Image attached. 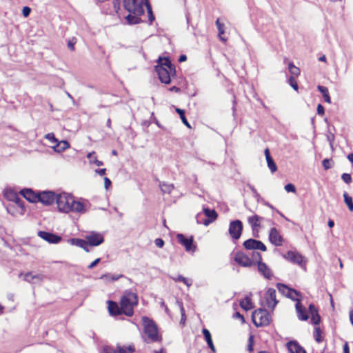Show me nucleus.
<instances>
[{"label": "nucleus", "instance_id": "obj_1", "mask_svg": "<svg viewBox=\"0 0 353 353\" xmlns=\"http://www.w3.org/2000/svg\"><path fill=\"white\" fill-rule=\"evenodd\" d=\"M122 312L128 316H132L134 314V307L138 304V296L134 292L125 290L120 301Z\"/></svg>", "mask_w": 353, "mask_h": 353}, {"label": "nucleus", "instance_id": "obj_2", "mask_svg": "<svg viewBox=\"0 0 353 353\" xmlns=\"http://www.w3.org/2000/svg\"><path fill=\"white\" fill-rule=\"evenodd\" d=\"M143 323L144 326V333L146 336L145 341L147 343L159 341L161 338L159 334L156 323L146 316L143 317Z\"/></svg>", "mask_w": 353, "mask_h": 353}, {"label": "nucleus", "instance_id": "obj_3", "mask_svg": "<svg viewBox=\"0 0 353 353\" xmlns=\"http://www.w3.org/2000/svg\"><path fill=\"white\" fill-rule=\"evenodd\" d=\"M252 319L256 327L268 325L270 322V316L268 311L259 308L252 312Z\"/></svg>", "mask_w": 353, "mask_h": 353}, {"label": "nucleus", "instance_id": "obj_4", "mask_svg": "<svg viewBox=\"0 0 353 353\" xmlns=\"http://www.w3.org/2000/svg\"><path fill=\"white\" fill-rule=\"evenodd\" d=\"M73 199L72 196L65 192L58 194L56 203L59 210L65 213L70 212Z\"/></svg>", "mask_w": 353, "mask_h": 353}, {"label": "nucleus", "instance_id": "obj_5", "mask_svg": "<svg viewBox=\"0 0 353 353\" xmlns=\"http://www.w3.org/2000/svg\"><path fill=\"white\" fill-rule=\"evenodd\" d=\"M123 6L129 13L136 14H143L144 9L143 3L139 2L138 0H123Z\"/></svg>", "mask_w": 353, "mask_h": 353}, {"label": "nucleus", "instance_id": "obj_6", "mask_svg": "<svg viewBox=\"0 0 353 353\" xmlns=\"http://www.w3.org/2000/svg\"><path fill=\"white\" fill-rule=\"evenodd\" d=\"M203 212L206 219L202 220V214H198L196 215V221L198 223H203L205 225H208L210 223L214 221L217 218V213L214 210H211L208 208H203Z\"/></svg>", "mask_w": 353, "mask_h": 353}, {"label": "nucleus", "instance_id": "obj_7", "mask_svg": "<svg viewBox=\"0 0 353 353\" xmlns=\"http://www.w3.org/2000/svg\"><path fill=\"white\" fill-rule=\"evenodd\" d=\"M229 234L233 240H238L242 234L243 223L240 220H234L230 223Z\"/></svg>", "mask_w": 353, "mask_h": 353}, {"label": "nucleus", "instance_id": "obj_8", "mask_svg": "<svg viewBox=\"0 0 353 353\" xmlns=\"http://www.w3.org/2000/svg\"><path fill=\"white\" fill-rule=\"evenodd\" d=\"M57 195L58 194L53 191L39 192L38 202H41L46 205H52L57 201Z\"/></svg>", "mask_w": 353, "mask_h": 353}, {"label": "nucleus", "instance_id": "obj_9", "mask_svg": "<svg viewBox=\"0 0 353 353\" xmlns=\"http://www.w3.org/2000/svg\"><path fill=\"white\" fill-rule=\"evenodd\" d=\"M234 260L241 267L250 268L253 266V261L250 260V257L241 251L235 253Z\"/></svg>", "mask_w": 353, "mask_h": 353}, {"label": "nucleus", "instance_id": "obj_10", "mask_svg": "<svg viewBox=\"0 0 353 353\" xmlns=\"http://www.w3.org/2000/svg\"><path fill=\"white\" fill-rule=\"evenodd\" d=\"M135 351L134 345H117V349L110 346H105L103 348L102 353H133Z\"/></svg>", "mask_w": 353, "mask_h": 353}, {"label": "nucleus", "instance_id": "obj_11", "mask_svg": "<svg viewBox=\"0 0 353 353\" xmlns=\"http://www.w3.org/2000/svg\"><path fill=\"white\" fill-rule=\"evenodd\" d=\"M176 239L178 241L184 246L185 250L187 252H195L196 249V246L194 245L193 241L194 239L193 236H190V238L185 237V235L183 234H178L176 235Z\"/></svg>", "mask_w": 353, "mask_h": 353}, {"label": "nucleus", "instance_id": "obj_12", "mask_svg": "<svg viewBox=\"0 0 353 353\" xmlns=\"http://www.w3.org/2000/svg\"><path fill=\"white\" fill-rule=\"evenodd\" d=\"M155 70L158 74L159 80L162 83L165 84H169L170 83L171 74H174L173 72H171L169 69L163 67V65H157Z\"/></svg>", "mask_w": 353, "mask_h": 353}, {"label": "nucleus", "instance_id": "obj_13", "mask_svg": "<svg viewBox=\"0 0 353 353\" xmlns=\"http://www.w3.org/2000/svg\"><path fill=\"white\" fill-rule=\"evenodd\" d=\"M85 239L90 246H98L104 241L103 235L101 233L94 231L89 232L85 236Z\"/></svg>", "mask_w": 353, "mask_h": 353}, {"label": "nucleus", "instance_id": "obj_14", "mask_svg": "<svg viewBox=\"0 0 353 353\" xmlns=\"http://www.w3.org/2000/svg\"><path fill=\"white\" fill-rule=\"evenodd\" d=\"M243 245L246 250H260L263 252L267 250L266 246L262 241L254 239H249L246 240L244 241Z\"/></svg>", "mask_w": 353, "mask_h": 353}, {"label": "nucleus", "instance_id": "obj_15", "mask_svg": "<svg viewBox=\"0 0 353 353\" xmlns=\"http://www.w3.org/2000/svg\"><path fill=\"white\" fill-rule=\"evenodd\" d=\"M263 219V217L259 216L256 214L249 216L248 218V222L252 228L253 236L254 237H259V228L261 227L260 222Z\"/></svg>", "mask_w": 353, "mask_h": 353}, {"label": "nucleus", "instance_id": "obj_16", "mask_svg": "<svg viewBox=\"0 0 353 353\" xmlns=\"http://www.w3.org/2000/svg\"><path fill=\"white\" fill-rule=\"evenodd\" d=\"M269 240L275 246H281L283 245L284 239L283 236L281 235L279 231L275 228H272L270 230L269 233Z\"/></svg>", "mask_w": 353, "mask_h": 353}, {"label": "nucleus", "instance_id": "obj_17", "mask_svg": "<svg viewBox=\"0 0 353 353\" xmlns=\"http://www.w3.org/2000/svg\"><path fill=\"white\" fill-rule=\"evenodd\" d=\"M284 258L288 260L289 261L298 264L302 266L303 263H305V260L304 257L296 252L288 251L285 255Z\"/></svg>", "mask_w": 353, "mask_h": 353}, {"label": "nucleus", "instance_id": "obj_18", "mask_svg": "<svg viewBox=\"0 0 353 353\" xmlns=\"http://www.w3.org/2000/svg\"><path fill=\"white\" fill-rule=\"evenodd\" d=\"M38 236L50 243L56 244L61 241L60 236L46 231L38 232Z\"/></svg>", "mask_w": 353, "mask_h": 353}, {"label": "nucleus", "instance_id": "obj_19", "mask_svg": "<svg viewBox=\"0 0 353 353\" xmlns=\"http://www.w3.org/2000/svg\"><path fill=\"white\" fill-rule=\"evenodd\" d=\"M266 304L269 308L274 309L278 303L276 299V290L273 288H269L265 294Z\"/></svg>", "mask_w": 353, "mask_h": 353}, {"label": "nucleus", "instance_id": "obj_20", "mask_svg": "<svg viewBox=\"0 0 353 353\" xmlns=\"http://www.w3.org/2000/svg\"><path fill=\"white\" fill-rule=\"evenodd\" d=\"M20 194L29 202L37 203L39 199V192H34L30 188H24L20 191Z\"/></svg>", "mask_w": 353, "mask_h": 353}, {"label": "nucleus", "instance_id": "obj_21", "mask_svg": "<svg viewBox=\"0 0 353 353\" xmlns=\"http://www.w3.org/2000/svg\"><path fill=\"white\" fill-rule=\"evenodd\" d=\"M259 272L266 279H271L273 276V273L271 269L263 261H259L257 265Z\"/></svg>", "mask_w": 353, "mask_h": 353}, {"label": "nucleus", "instance_id": "obj_22", "mask_svg": "<svg viewBox=\"0 0 353 353\" xmlns=\"http://www.w3.org/2000/svg\"><path fill=\"white\" fill-rule=\"evenodd\" d=\"M86 207L87 202L75 201L74 199H73L72 204L70 205V212L85 213L87 210Z\"/></svg>", "mask_w": 353, "mask_h": 353}, {"label": "nucleus", "instance_id": "obj_23", "mask_svg": "<svg viewBox=\"0 0 353 353\" xmlns=\"http://www.w3.org/2000/svg\"><path fill=\"white\" fill-rule=\"evenodd\" d=\"M287 347L290 353H306L305 349L295 341L288 342Z\"/></svg>", "mask_w": 353, "mask_h": 353}, {"label": "nucleus", "instance_id": "obj_24", "mask_svg": "<svg viewBox=\"0 0 353 353\" xmlns=\"http://www.w3.org/2000/svg\"><path fill=\"white\" fill-rule=\"evenodd\" d=\"M296 310L298 314L299 319L301 321H306L308 319V316L305 312V307L302 305L300 301H298L295 305Z\"/></svg>", "mask_w": 353, "mask_h": 353}, {"label": "nucleus", "instance_id": "obj_25", "mask_svg": "<svg viewBox=\"0 0 353 353\" xmlns=\"http://www.w3.org/2000/svg\"><path fill=\"white\" fill-rule=\"evenodd\" d=\"M108 311H109L110 315L117 316V315H119V314L123 313L122 310H121V308H119V305H117V303L116 302L112 301H108Z\"/></svg>", "mask_w": 353, "mask_h": 353}, {"label": "nucleus", "instance_id": "obj_26", "mask_svg": "<svg viewBox=\"0 0 353 353\" xmlns=\"http://www.w3.org/2000/svg\"><path fill=\"white\" fill-rule=\"evenodd\" d=\"M70 241L72 244L79 246L83 248L85 251L89 252V246H90V243H88L86 239H71Z\"/></svg>", "mask_w": 353, "mask_h": 353}, {"label": "nucleus", "instance_id": "obj_27", "mask_svg": "<svg viewBox=\"0 0 353 353\" xmlns=\"http://www.w3.org/2000/svg\"><path fill=\"white\" fill-rule=\"evenodd\" d=\"M158 65H163V67L166 68L167 69H169L171 72H173L175 73V67L172 64L170 60L168 57H159L158 59Z\"/></svg>", "mask_w": 353, "mask_h": 353}, {"label": "nucleus", "instance_id": "obj_28", "mask_svg": "<svg viewBox=\"0 0 353 353\" xmlns=\"http://www.w3.org/2000/svg\"><path fill=\"white\" fill-rule=\"evenodd\" d=\"M276 286H277V289L279 291V292H281L282 294L285 295L287 297H288V294H289L290 293H292V292L294 293L296 295L298 294L297 290H296L294 289L290 288L285 284L277 283Z\"/></svg>", "mask_w": 353, "mask_h": 353}, {"label": "nucleus", "instance_id": "obj_29", "mask_svg": "<svg viewBox=\"0 0 353 353\" xmlns=\"http://www.w3.org/2000/svg\"><path fill=\"white\" fill-rule=\"evenodd\" d=\"M141 15L142 14L129 13V14L125 17L127 23L128 25H134L140 23L141 22H142V20L140 18Z\"/></svg>", "mask_w": 353, "mask_h": 353}, {"label": "nucleus", "instance_id": "obj_30", "mask_svg": "<svg viewBox=\"0 0 353 353\" xmlns=\"http://www.w3.org/2000/svg\"><path fill=\"white\" fill-rule=\"evenodd\" d=\"M265 159L267 161L268 168H270V170H271L272 172H276L277 170V167H276V165L275 164L273 159L270 156L269 149H268V148L265 149Z\"/></svg>", "mask_w": 353, "mask_h": 353}, {"label": "nucleus", "instance_id": "obj_31", "mask_svg": "<svg viewBox=\"0 0 353 353\" xmlns=\"http://www.w3.org/2000/svg\"><path fill=\"white\" fill-rule=\"evenodd\" d=\"M202 333L204 336V338L207 342L208 347L212 352H214L216 351V349L213 344L211 334H210V331L206 328H203L202 330Z\"/></svg>", "mask_w": 353, "mask_h": 353}, {"label": "nucleus", "instance_id": "obj_32", "mask_svg": "<svg viewBox=\"0 0 353 353\" xmlns=\"http://www.w3.org/2000/svg\"><path fill=\"white\" fill-rule=\"evenodd\" d=\"M70 147V144L67 141H61L55 143V145L52 146V148L57 152H61Z\"/></svg>", "mask_w": 353, "mask_h": 353}, {"label": "nucleus", "instance_id": "obj_33", "mask_svg": "<svg viewBox=\"0 0 353 353\" xmlns=\"http://www.w3.org/2000/svg\"><path fill=\"white\" fill-rule=\"evenodd\" d=\"M5 196L7 199L14 201L18 205H20V203L21 202V200L17 194L11 190H7L6 192Z\"/></svg>", "mask_w": 353, "mask_h": 353}, {"label": "nucleus", "instance_id": "obj_34", "mask_svg": "<svg viewBox=\"0 0 353 353\" xmlns=\"http://www.w3.org/2000/svg\"><path fill=\"white\" fill-rule=\"evenodd\" d=\"M240 306L246 311L252 309L253 305L251 301V299L249 298L248 296L245 297L244 299L241 301Z\"/></svg>", "mask_w": 353, "mask_h": 353}, {"label": "nucleus", "instance_id": "obj_35", "mask_svg": "<svg viewBox=\"0 0 353 353\" xmlns=\"http://www.w3.org/2000/svg\"><path fill=\"white\" fill-rule=\"evenodd\" d=\"M317 89L322 94L325 101L328 103H330L331 99L329 95L328 89L326 87L323 86V85H318Z\"/></svg>", "mask_w": 353, "mask_h": 353}, {"label": "nucleus", "instance_id": "obj_36", "mask_svg": "<svg viewBox=\"0 0 353 353\" xmlns=\"http://www.w3.org/2000/svg\"><path fill=\"white\" fill-rule=\"evenodd\" d=\"M215 23H216V26L217 29L219 30V37L221 41H226L227 39H225V38H224V37H223L221 36L225 32V30H224L225 26H224V24L220 22L219 19H216Z\"/></svg>", "mask_w": 353, "mask_h": 353}, {"label": "nucleus", "instance_id": "obj_37", "mask_svg": "<svg viewBox=\"0 0 353 353\" xmlns=\"http://www.w3.org/2000/svg\"><path fill=\"white\" fill-rule=\"evenodd\" d=\"M250 257V260L253 261V265H257L259 261H262L261 254L257 251H252Z\"/></svg>", "mask_w": 353, "mask_h": 353}, {"label": "nucleus", "instance_id": "obj_38", "mask_svg": "<svg viewBox=\"0 0 353 353\" xmlns=\"http://www.w3.org/2000/svg\"><path fill=\"white\" fill-rule=\"evenodd\" d=\"M160 188L163 194L168 193L170 194L172 190L174 189L173 184H168L165 183H159Z\"/></svg>", "mask_w": 353, "mask_h": 353}, {"label": "nucleus", "instance_id": "obj_39", "mask_svg": "<svg viewBox=\"0 0 353 353\" xmlns=\"http://www.w3.org/2000/svg\"><path fill=\"white\" fill-rule=\"evenodd\" d=\"M176 304L178 305V306L180 308L181 314V321H180V324L184 325L185 323V320H186V316H185V310H184V307H183V303L181 301H179V300H176Z\"/></svg>", "mask_w": 353, "mask_h": 353}, {"label": "nucleus", "instance_id": "obj_40", "mask_svg": "<svg viewBox=\"0 0 353 353\" xmlns=\"http://www.w3.org/2000/svg\"><path fill=\"white\" fill-rule=\"evenodd\" d=\"M344 202L347 205L349 210L353 211V201L352 196H350L347 192L343 193Z\"/></svg>", "mask_w": 353, "mask_h": 353}, {"label": "nucleus", "instance_id": "obj_41", "mask_svg": "<svg viewBox=\"0 0 353 353\" xmlns=\"http://www.w3.org/2000/svg\"><path fill=\"white\" fill-rule=\"evenodd\" d=\"M288 70L292 77H298L300 74V69L295 66L292 62L288 63Z\"/></svg>", "mask_w": 353, "mask_h": 353}, {"label": "nucleus", "instance_id": "obj_42", "mask_svg": "<svg viewBox=\"0 0 353 353\" xmlns=\"http://www.w3.org/2000/svg\"><path fill=\"white\" fill-rule=\"evenodd\" d=\"M176 112L179 114L183 123L185 124L188 128H190L191 126L185 118L184 110L180 108H176Z\"/></svg>", "mask_w": 353, "mask_h": 353}, {"label": "nucleus", "instance_id": "obj_43", "mask_svg": "<svg viewBox=\"0 0 353 353\" xmlns=\"http://www.w3.org/2000/svg\"><path fill=\"white\" fill-rule=\"evenodd\" d=\"M174 281L176 282H183L184 284H185L188 287H190L192 285V281H189L185 277L183 276L182 275H179L176 277H171Z\"/></svg>", "mask_w": 353, "mask_h": 353}, {"label": "nucleus", "instance_id": "obj_44", "mask_svg": "<svg viewBox=\"0 0 353 353\" xmlns=\"http://www.w3.org/2000/svg\"><path fill=\"white\" fill-rule=\"evenodd\" d=\"M314 337L317 343H321L323 341V338L321 337V330L320 327H316L314 331Z\"/></svg>", "mask_w": 353, "mask_h": 353}, {"label": "nucleus", "instance_id": "obj_45", "mask_svg": "<svg viewBox=\"0 0 353 353\" xmlns=\"http://www.w3.org/2000/svg\"><path fill=\"white\" fill-rule=\"evenodd\" d=\"M146 8H147L148 14L149 23L151 24L155 18H154V16L152 12V7L149 2H147Z\"/></svg>", "mask_w": 353, "mask_h": 353}, {"label": "nucleus", "instance_id": "obj_46", "mask_svg": "<svg viewBox=\"0 0 353 353\" xmlns=\"http://www.w3.org/2000/svg\"><path fill=\"white\" fill-rule=\"evenodd\" d=\"M45 277V275L43 274H32V276L31 278L32 279V281H36V283H40L43 281Z\"/></svg>", "mask_w": 353, "mask_h": 353}, {"label": "nucleus", "instance_id": "obj_47", "mask_svg": "<svg viewBox=\"0 0 353 353\" xmlns=\"http://www.w3.org/2000/svg\"><path fill=\"white\" fill-rule=\"evenodd\" d=\"M288 83L294 90H298L299 86L294 77L291 76L288 79Z\"/></svg>", "mask_w": 353, "mask_h": 353}, {"label": "nucleus", "instance_id": "obj_48", "mask_svg": "<svg viewBox=\"0 0 353 353\" xmlns=\"http://www.w3.org/2000/svg\"><path fill=\"white\" fill-rule=\"evenodd\" d=\"M123 274L119 275H110V274H104L101 276V279L108 278L111 281H117L119 279L123 277Z\"/></svg>", "mask_w": 353, "mask_h": 353}, {"label": "nucleus", "instance_id": "obj_49", "mask_svg": "<svg viewBox=\"0 0 353 353\" xmlns=\"http://www.w3.org/2000/svg\"><path fill=\"white\" fill-rule=\"evenodd\" d=\"M301 294L299 292H298V294L296 295L294 293H290L289 294H288V298L296 301V303L298 302V301H301Z\"/></svg>", "mask_w": 353, "mask_h": 353}, {"label": "nucleus", "instance_id": "obj_50", "mask_svg": "<svg viewBox=\"0 0 353 353\" xmlns=\"http://www.w3.org/2000/svg\"><path fill=\"white\" fill-rule=\"evenodd\" d=\"M32 276V272H27L24 274V281L28 282V283H34L35 284L36 283V281H32V279L31 278Z\"/></svg>", "mask_w": 353, "mask_h": 353}, {"label": "nucleus", "instance_id": "obj_51", "mask_svg": "<svg viewBox=\"0 0 353 353\" xmlns=\"http://www.w3.org/2000/svg\"><path fill=\"white\" fill-rule=\"evenodd\" d=\"M341 179L347 184H350L352 182V176L350 174L343 173L341 175Z\"/></svg>", "mask_w": 353, "mask_h": 353}, {"label": "nucleus", "instance_id": "obj_52", "mask_svg": "<svg viewBox=\"0 0 353 353\" xmlns=\"http://www.w3.org/2000/svg\"><path fill=\"white\" fill-rule=\"evenodd\" d=\"M45 138L50 141L51 143H55L57 142V139H56L54 133H48L45 135Z\"/></svg>", "mask_w": 353, "mask_h": 353}, {"label": "nucleus", "instance_id": "obj_53", "mask_svg": "<svg viewBox=\"0 0 353 353\" xmlns=\"http://www.w3.org/2000/svg\"><path fill=\"white\" fill-rule=\"evenodd\" d=\"M320 320L321 318L318 313L312 314L311 321L314 325H319L320 323Z\"/></svg>", "mask_w": 353, "mask_h": 353}, {"label": "nucleus", "instance_id": "obj_54", "mask_svg": "<svg viewBox=\"0 0 353 353\" xmlns=\"http://www.w3.org/2000/svg\"><path fill=\"white\" fill-rule=\"evenodd\" d=\"M284 188H285V190L288 192H296V188L292 183H288V184L285 185Z\"/></svg>", "mask_w": 353, "mask_h": 353}, {"label": "nucleus", "instance_id": "obj_55", "mask_svg": "<svg viewBox=\"0 0 353 353\" xmlns=\"http://www.w3.org/2000/svg\"><path fill=\"white\" fill-rule=\"evenodd\" d=\"M249 187L252 192L253 196L254 198H256V200L259 201V199H261L260 194L258 193V192L256 191V190L255 189V188L254 186L249 185Z\"/></svg>", "mask_w": 353, "mask_h": 353}, {"label": "nucleus", "instance_id": "obj_56", "mask_svg": "<svg viewBox=\"0 0 353 353\" xmlns=\"http://www.w3.org/2000/svg\"><path fill=\"white\" fill-rule=\"evenodd\" d=\"M322 164H323L324 169L326 170L331 168L330 160L328 159H323L322 161Z\"/></svg>", "mask_w": 353, "mask_h": 353}, {"label": "nucleus", "instance_id": "obj_57", "mask_svg": "<svg viewBox=\"0 0 353 353\" xmlns=\"http://www.w3.org/2000/svg\"><path fill=\"white\" fill-rule=\"evenodd\" d=\"M248 350L251 352L253 351V336H250L248 345Z\"/></svg>", "mask_w": 353, "mask_h": 353}, {"label": "nucleus", "instance_id": "obj_58", "mask_svg": "<svg viewBox=\"0 0 353 353\" xmlns=\"http://www.w3.org/2000/svg\"><path fill=\"white\" fill-rule=\"evenodd\" d=\"M30 12H31V9L29 7L25 6L23 8L22 13L25 17H28L30 14Z\"/></svg>", "mask_w": 353, "mask_h": 353}, {"label": "nucleus", "instance_id": "obj_59", "mask_svg": "<svg viewBox=\"0 0 353 353\" xmlns=\"http://www.w3.org/2000/svg\"><path fill=\"white\" fill-rule=\"evenodd\" d=\"M154 243L158 248H162L164 245V241L161 238H157L155 239Z\"/></svg>", "mask_w": 353, "mask_h": 353}, {"label": "nucleus", "instance_id": "obj_60", "mask_svg": "<svg viewBox=\"0 0 353 353\" xmlns=\"http://www.w3.org/2000/svg\"><path fill=\"white\" fill-rule=\"evenodd\" d=\"M316 111H317V114L319 115L324 114V112H325L324 107L321 104H319L317 105Z\"/></svg>", "mask_w": 353, "mask_h": 353}, {"label": "nucleus", "instance_id": "obj_61", "mask_svg": "<svg viewBox=\"0 0 353 353\" xmlns=\"http://www.w3.org/2000/svg\"><path fill=\"white\" fill-rule=\"evenodd\" d=\"M101 261V259L100 258H97L93 262H92L89 265H88V268L89 269H92L94 268L99 262Z\"/></svg>", "mask_w": 353, "mask_h": 353}, {"label": "nucleus", "instance_id": "obj_62", "mask_svg": "<svg viewBox=\"0 0 353 353\" xmlns=\"http://www.w3.org/2000/svg\"><path fill=\"white\" fill-rule=\"evenodd\" d=\"M76 41L74 39L69 40L68 42V47L69 49H70L72 51L74 50V44Z\"/></svg>", "mask_w": 353, "mask_h": 353}, {"label": "nucleus", "instance_id": "obj_63", "mask_svg": "<svg viewBox=\"0 0 353 353\" xmlns=\"http://www.w3.org/2000/svg\"><path fill=\"white\" fill-rule=\"evenodd\" d=\"M327 139L329 141L330 146L332 147V143H333V141L334 140V134H332V133H330L329 134H327Z\"/></svg>", "mask_w": 353, "mask_h": 353}, {"label": "nucleus", "instance_id": "obj_64", "mask_svg": "<svg viewBox=\"0 0 353 353\" xmlns=\"http://www.w3.org/2000/svg\"><path fill=\"white\" fill-rule=\"evenodd\" d=\"M113 6L115 11L117 12L120 8V1L119 0H114L113 1Z\"/></svg>", "mask_w": 353, "mask_h": 353}]
</instances>
